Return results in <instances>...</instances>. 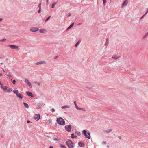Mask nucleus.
Masks as SVG:
<instances>
[{
    "label": "nucleus",
    "instance_id": "obj_1",
    "mask_svg": "<svg viewBox=\"0 0 148 148\" xmlns=\"http://www.w3.org/2000/svg\"><path fill=\"white\" fill-rule=\"evenodd\" d=\"M66 145L69 148H73L74 147V143H73L72 141L70 139H68L66 142Z\"/></svg>",
    "mask_w": 148,
    "mask_h": 148
},
{
    "label": "nucleus",
    "instance_id": "obj_2",
    "mask_svg": "<svg viewBox=\"0 0 148 148\" xmlns=\"http://www.w3.org/2000/svg\"><path fill=\"white\" fill-rule=\"evenodd\" d=\"M56 121L58 124L60 125H65V123L64 120L62 117H59L57 119Z\"/></svg>",
    "mask_w": 148,
    "mask_h": 148
},
{
    "label": "nucleus",
    "instance_id": "obj_3",
    "mask_svg": "<svg viewBox=\"0 0 148 148\" xmlns=\"http://www.w3.org/2000/svg\"><path fill=\"white\" fill-rule=\"evenodd\" d=\"M9 47L11 49H14L17 50L19 49V47L18 46L14 45H9Z\"/></svg>",
    "mask_w": 148,
    "mask_h": 148
},
{
    "label": "nucleus",
    "instance_id": "obj_4",
    "mask_svg": "<svg viewBox=\"0 0 148 148\" xmlns=\"http://www.w3.org/2000/svg\"><path fill=\"white\" fill-rule=\"evenodd\" d=\"M40 118V114H35L34 116V118L36 121H38Z\"/></svg>",
    "mask_w": 148,
    "mask_h": 148
},
{
    "label": "nucleus",
    "instance_id": "obj_5",
    "mask_svg": "<svg viewBox=\"0 0 148 148\" xmlns=\"http://www.w3.org/2000/svg\"><path fill=\"white\" fill-rule=\"evenodd\" d=\"M65 129L67 131L70 132L71 130V126L70 125L65 126Z\"/></svg>",
    "mask_w": 148,
    "mask_h": 148
},
{
    "label": "nucleus",
    "instance_id": "obj_6",
    "mask_svg": "<svg viewBox=\"0 0 148 148\" xmlns=\"http://www.w3.org/2000/svg\"><path fill=\"white\" fill-rule=\"evenodd\" d=\"M39 30L38 28L35 27H32L30 29V30L32 32H36Z\"/></svg>",
    "mask_w": 148,
    "mask_h": 148
},
{
    "label": "nucleus",
    "instance_id": "obj_7",
    "mask_svg": "<svg viewBox=\"0 0 148 148\" xmlns=\"http://www.w3.org/2000/svg\"><path fill=\"white\" fill-rule=\"evenodd\" d=\"M78 145L80 147H83L85 146L84 143L82 141H79L78 143Z\"/></svg>",
    "mask_w": 148,
    "mask_h": 148
},
{
    "label": "nucleus",
    "instance_id": "obj_8",
    "mask_svg": "<svg viewBox=\"0 0 148 148\" xmlns=\"http://www.w3.org/2000/svg\"><path fill=\"white\" fill-rule=\"evenodd\" d=\"M82 133L84 134L86 137L88 138V139H90V136H88L86 134V131L85 130H83L82 131Z\"/></svg>",
    "mask_w": 148,
    "mask_h": 148
},
{
    "label": "nucleus",
    "instance_id": "obj_9",
    "mask_svg": "<svg viewBox=\"0 0 148 148\" xmlns=\"http://www.w3.org/2000/svg\"><path fill=\"white\" fill-rule=\"evenodd\" d=\"M25 82L27 84H28L30 87H31V84L28 79H25Z\"/></svg>",
    "mask_w": 148,
    "mask_h": 148
},
{
    "label": "nucleus",
    "instance_id": "obj_10",
    "mask_svg": "<svg viewBox=\"0 0 148 148\" xmlns=\"http://www.w3.org/2000/svg\"><path fill=\"white\" fill-rule=\"evenodd\" d=\"M128 2L127 1V0H125L123 3L122 7H125L126 6L128 3Z\"/></svg>",
    "mask_w": 148,
    "mask_h": 148
},
{
    "label": "nucleus",
    "instance_id": "obj_11",
    "mask_svg": "<svg viewBox=\"0 0 148 148\" xmlns=\"http://www.w3.org/2000/svg\"><path fill=\"white\" fill-rule=\"evenodd\" d=\"M46 63L45 61H40L39 62H36L35 63V64L37 65H39L41 64H45Z\"/></svg>",
    "mask_w": 148,
    "mask_h": 148
},
{
    "label": "nucleus",
    "instance_id": "obj_12",
    "mask_svg": "<svg viewBox=\"0 0 148 148\" xmlns=\"http://www.w3.org/2000/svg\"><path fill=\"white\" fill-rule=\"evenodd\" d=\"M26 93L28 96H31L32 97H34L33 94L29 91H26Z\"/></svg>",
    "mask_w": 148,
    "mask_h": 148
},
{
    "label": "nucleus",
    "instance_id": "obj_13",
    "mask_svg": "<svg viewBox=\"0 0 148 148\" xmlns=\"http://www.w3.org/2000/svg\"><path fill=\"white\" fill-rule=\"evenodd\" d=\"M1 88L3 90L5 91L7 90V87L6 86H4L3 85H1V86H0Z\"/></svg>",
    "mask_w": 148,
    "mask_h": 148
},
{
    "label": "nucleus",
    "instance_id": "obj_14",
    "mask_svg": "<svg viewBox=\"0 0 148 148\" xmlns=\"http://www.w3.org/2000/svg\"><path fill=\"white\" fill-rule=\"evenodd\" d=\"M12 73L11 72H10V71L9 70V71H8V73H7L6 74V75L8 76L9 77H12V75H11Z\"/></svg>",
    "mask_w": 148,
    "mask_h": 148
},
{
    "label": "nucleus",
    "instance_id": "obj_15",
    "mask_svg": "<svg viewBox=\"0 0 148 148\" xmlns=\"http://www.w3.org/2000/svg\"><path fill=\"white\" fill-rule=\"evenodd\" d=\"M12 89L11 88H9L8 89H7V90L5 91V92H10L12 91Z\"/></svg>",
    "mask_w": 148,
    "mask_h": 148
},
{
    "label": "nucleus",
    "instance_id": "obj_16",
    "mask_svg": "<svg viewBox=\"0 0 148 148\" xmlns=\"http://www.w3.org/2000/svg\"><path fill=\"white\" fill-rule=\"evenodd\" d=\"M76 108L77 109L79 110H82V111H86V110L84 108H79L78 106H77V108Z\"/></svg>",
    "mask_w": 148,
    "mask_h": 148
},
{
    "label": "nucleus",
    "instance_id": "obj_17",
    "mask_svg": "<svg viewBox=\"0 0 148 148\" xmlns=\"http://www.w3.org/2000/svg\"><path fill=\"white\" fill-rule=\"evenodd\" d=\"M74 23H72L66 29V30L67 31L70 29L73 26Z\"/></svg>",
    "mask_w": 148,
    "mask_h": 148
},
{
    "label": "nucleus",
    "instance_id": "obj_18",
    "mask_svg": "<svg viewBox=\"0 0 148 148\" xmlns=\"http://www.w3.org/2000/svg\"><path fill=\"white\" fill-rule=\"evenodd\" d=\"M81 41V40H79L78 42L75 45V47H77L78 45H79Z\"/></svg>",
    "mask_w": 148,
    "mask_h": 148
},
{
    "label": "nucleus",
    "instance_id": "obj_19",
    "mask_svg": "<svg viewBox=\"0 0 148 148\" xmlns=\"http://www.w3.org/2000/svg\"><path fill=\"white\" fill-rule=\"evenodd\" d=\"M70 106L68 105H66L64 106H63L61 107V108L62 109H64L66 108H69Z\"/></svg>",
    "mask_w": 148,
    "mask_h": 148
},
{
    "label": "nucleus",
    "instance_id": "obj_20",
    "mask_svg": "<svg viewBox=\"0 0 148 148\" xmlns=\"http://www.w3.org/2000/svg\"><path fill=\"white\" fill-rule=\"evenodd\" d=\"M112 131V130L111 129H109L108 130H104L103 131V132L104 133H108Z\"/></svg>",
    "mask_w": 148,
    "mask_h": 148
},
{
    "label": "nucleus",
    "instance_id": "obj_21",
    "mask_svg": "<svg viewBox=\"0 0 148 148\" xmlns=\"http://www.w3.org/2000/svg\"><path fill=\"white\" fill-rule=\"evenodd\" d=\"M17 97H18L22 99L23 98L22 96L21 95L20 93H18V94L16 95Z\"/></svg>",
    "mask_w": 148,
    "mask_h": 148
},
{
    "label": "nucleus",
    "instance_id": "obj_22",
    "mask_svg": "<svg viewBox=\"0 0 148 148\" xmlns=\"http://www.w3.org/2000/svg\"><path fill=\"white\" fill-rule=\"evenodd\" d=\"M112 58L114 59H117L119 58V57L113 55L112 56Z\"/></svg>",
    "mask_w": 148,
    "mask_h": 148
},
{
    "label": "nucleus",
    "instance_id": "obj_23",
    "mask_svg": "<svg viewBox=\"0 0 148 148\" xmlns=\"http://www.w3.org/2000/svg\"><path fill=\"white\" fill-rule=\"evenodd\" d=\"M13 92L14 93L16 94V95L18 94V93L19 92L18 91L16 90V89H14L13 90Z\"/></svg>",
    "mask_w": 148,
    "mask_h": 148
},
{
    "label": "nucleus",
    "instance_id": "obj_24",
    "mask_svg": "<svg viewBox=\"0 0 148 148\" xmlns=\"http://www.w3.org/2000/svg\"><path fill=\"white\" fill-rule=\"evenodd\" d=\"M77 136L76 135H75L73 133H72L71 134V138H74L77 137Z\"/></svg>",
    "mask_w": 148,
    "mask_h": 148
},
{
    "label": "nucleus",
    "instance_id": "obj_25",
    "mask_svg": "<svg viewBox=\"0 0 148 148\" xmlns=\"http://www.w3.org/2000/svg\"><path fill=\"white\" fill-rule=\"evenodd\" d=\"M57 4L56 2H53L52 5V8H53Z\"/></svg>",
    "mask_w": 148,
    "mask_h": 148
},
{
    "label": "nucleus",
    "instance_id": "obj_26",
    "mask_svg": "<svg viewBox=\"0 0 148 148\" xmlns=\"http://www.w3.org/2000/svg\"><path fill=\"white\" fill-rule=\"evenodd\" d=\"M23 104L24 106L26 108H29V106L27 104L25 103L24 102L23 103Z\"/></svg>",
    "mask_w": 148,
    "mask_h": 148
},
{
    "label": "nucleus",
    "instance_id": "obj_27",
    "mask_svg": "<svg viewBox=\"0 0 148 148\" xmlns=\"http://www.w3.org/2000/svg\"><path fill=\"white\" fill-rule=\"evenodd\" d=\"M45 30L44 29H40V32L41 33H44L45 32Z\"/></svg>",
    "mask_w": 148,
    "mask_h": 148
},
{
    "label": "nucleus",
    "instance_id": "obj_28",
    "mask_svg": "<svg viewBox=\"0 0 148 148\" xmlns=\"http://www.w3.org/2000/svg\"><path fill=\"white\" fill-rule=\"evenodd\" d=\"M60 148H66V147L62 144H60Z\"/></svg>",
    "mask_w": 148,
    "mask_h": 148
},
{
    "label": "nucleus",
    "instance_id": "obj_29",
    "mask_svg": "<svg viewBox=\"0 0 148 148\" xmlns=\"http://www.w3.org/2000/svg\"><path fill=\"white\" fill-rule=\"evenodd\" d=\"M148 36V32L146 33L143 37V38H145L146 36Z\"/></svg>",
    "mask_w": 148,
    "mask_h": 148
},
{
    "label": "nucleus",
    "instance_id": "obj_30",
    "mask_svg": "<svg viewBox=\"0 0 148 148\" xmlns=\"http://www.w3.org/2000/svg\"><path fill=\"white\" fill-rule=\"evenodd\" d=\"M108 42H109V40L108 38H107L106 39V43L105 44V45H106L107 43H108Z\"/></svg>",
    "mask_w": 148,
    "mask_h": 148
},
{
    "label": "nucleus",
    "instance_id": "obj_31",
    "mask_svg": "<svg viewBox=\"0 0 148 148\" xmlns=\"http://www.w3.org/2000/svg\"><path fill=\"white\" fill-rule=\"evenodd\" d=\"M41 3H40L39 4L38 6V8H39V9H41Z\"/></svg>",
    "mask_w": 148,
    "mask_h": 148
},
{
    "label": "nucleus",
    "instance_id": "obj_32",
    "mask_svg": "<svg viewBox=\"0 0 148 148\" xmlns=\"http://www.w3.org/2000/svg\"><path fill=\"white\" fill-rule=\"evenodd\" d=\"M12 82V83L14 84H15L16 82V81L15 80H13Z\"/></svg>",
    "mask_w": 148,
    "mask_h": 148
},
{
    "label": "nucleus",
    "instance_id": "obj_33",
    "mask_svg": "<svg viewBox=\"0 0 148 148\" xmlns=\"http://www.w3.org/2000/svg\"><path fill=\"white\" fill-rule=\"evenodd\" d=\"M74 103L75 105V107L76 108H77V104H76V101H74Z\"/></svg>",
    "mask_w": 148,
    "mask_h": 148
},
{
    "label": "nucleus",
    "instance_id": "obj_34",
    "mask_svg": "<svg viewBox=\"0 0 148 148\" xmlns=\"http://www.w3.org/2000/svg\"><path fill=\"white\" fill-rule=\"evenodd\" d=\"M77 134L78 136H80L81 135V133L80 132H77Z\"/></svg>",
    "mask_w": 148,
    "mask_h": 148
},
{
    "label": "nucleus",
    "instance_id": "obj_35",
    "mask_svg": "<svg viewBox=\"0 0 148 148\" xmlns=\"http://www.w3.org/2000/svg\"><path fill=\"white\" fill-rule=\"evenodd\" d=\"M34 83L35 84H37L38 86H40V83L37 81L35 82Z\"/></svg>",
    "mask_w": 148,
    "mask_h": 148
},
{
    "label": "nucleus",
    "instance_id": "obj_36",
    "mask_svg": "<svg viewBox=\"0 0 148 148\" xmlns=\"http://www.w3.org/2000/svg\"><path fill=\"white\" fill-rule=\"evenodd\" d=\"M6 40V39L3 38V39H2L1 40H0V41H1V42L5 41Z\"/></svg>",
    "mask_w": 148,
    "mask_h": 148
},
{
    "label": "nucleus",
    "instance_id": "obj_37",
    "mask_svg": "<svg viewBox=\"0 0 148 148\" xmlns=\"http://www.w3.org/2000/svg\"><path fill=\"white\" fill-rule=\"evenodd\" d=\"M53 140H55L56 141H59V139L58 138H57L55 137L53 138Z\"/></svg>",
    "mask_w": 148,
    "mask_h": 148
},
{
    "label": "nucleus",
    "instance_id": "obj_38",
    "mask_svg": "<svg viewBox=\"0 0 148 148\" xmlns=\"http://www.w3.org/2000/svg\"><path fill=\"white\" fill-rule=\"evenodd\" d=\"M51 16H49L47 17L45 20V21H47L50 18Z\"/></svg>",
    "mask_w": 148,
    "mask_h": 148
},
{
    "label": "nucleus",
    "instance_id": "obj_39",
    "mask_svg": "<svg viewBox=\"0 0 148 148\" xmlns=\"http://www.w3.org/2000/svg\"><path fill=\"white\" fill-rule=\"evenodd\" d=\"M146 14H144V15H143L141 17H140V19H142L143 17H144L145 15Z\"/></svg>",
    "mask_w": 148,
    "mask_h": 148
},
{
    "label": "nucleus",
    "instance_id": "obj_40",
    "mask_svg": "<svg viewBox=\"0 0 148 148\" xmlns=\"http://www.w3.org/2000/svg\"><path fill=\"white\" fill-rule=\"evenodd\" d=\"M3 71L4 72H6V73H8V71H9V70H7V71H5L4 69H3Z\"/></svg>",
    "mask_w": 148,
    "mask_h": 148
},
{
    "label": "nucleus",
    "instance_id": "obj_41",
    "mask_svg": "<svg viewBox=\"0 0 148 148\" xmlns=\"http://www.w3.org/2000/svg\"><path fill=\"white\" fill-rule=\"evenodd\" d=\"M103 5H105V3L106 2V0H103Z\"/></svg>",
    "mask_w": 148,
    "mask_h": 148
},
{
    "label": "nucleus",
    "instance_id": "obj_42",
    "mask_svg": "<svg viewBox=\"0 0 148 148\" xmlns=\"http://www.w3.org/2000/svg\"><path fill=\"white\" fill-rule=\"evenodd\" d=\"M103 144H106V142L105 141H103L102 142Z\"/></svg>",
    "mask_w": 148,
    "mask_h": 148
},
{
    "label": "nucleus",
    "instance_id": "obj_43",
    "mask_svg": "<svg viewBox=\"0 0 148 148\" xmlns=\"http://www.w3.org/2000/svg\"><path fill=\"white\" fill-rule=\"evenodd\" d=\"M51 111H52V112H54L55 111V110L53 108H52L51 109Z\"/></svg>",
    "mask_w": 148,
    "mask_h": 148
},
{
    "label": "nucleus",
    "instance_id": "obj_44",
    "mask_svg": "<svg viewBox=\"0 0 148 148\" xmlns=\"http://www.w3.org/2000/svg\"><path fill=\"white\" fill-rule=\"evenodd\" d=\"M41 12V9H39V10L38 11V13H40Z\"/></svg>",
    "mask_w": 148,
    "mask_h": 148
},
{
    "label": "nucleus",
    "instance_id": "obj_45",
    "mask_svg": "<svg viewBox=\"0 0 148 148\" xmlns=\"http://www.w3.org/2000/svg\"><path fill=\"white\" fill-rule=\"evenodd\" d=\"M148 8H147V10L146 13L145 14H146L148 13Z\"/></svg>",
    "mask_w": 148,
    "mask_h": 148
},
{
    "label": "nucleus",
    "instance_id": "obj_46",
    "mask_svg": "<svg viewBox=\"0 0 148 148\" xmlns=\"http://www.w3.org/2000/svg\"><path fill=\"white\" fill-rule=\"evenodd\" d=\"M27 123H28L30 122V121L29 120H27Z\"/></svg>",
    "mask_w": 148,
    "mask_h": 148
},
{
    "label": "nucleus",
    "instance_id": "obj_47",
    "mask_svg": "<svg viewBox=\"0 0 148 148\" xmlns=\"http://www.w3.org/2000/svg\"><path fill=\"white\" fill-rule=\"evenodd\" d=\"M87 134L89 135L88 136H90V132H88Z\"/></svg>",
    "mask_w": 148,
    "mask_h": 148
},
{
    "label": "nucleus",
    "instance_id": "obj_48",
    "mask_svg": "<svg viewBox=\"0 0 148 148\" xmlns=\"http://www.w3.org/2000/svg\"><path fill=\"white\" fill-rule=\"evenodd\" d=\"M68 15L69 16H71V14L70 13H69L68 14Z\"/></svg>",
    "mask_w": 148,
    "mask_h": 148
},
{
    "label": "nucleus",
    "instance_id": "obj_49",
    "mask_svg": "<svg viewBox=\"0 0 148 148\" xmlns=\"http://www.w3.org/2000/svg\"><path fill=\"white\" fill-rule=\"evenodd\" d=\"M47 1V5H48V1H49V0H46Z\"/></svg>",
    "mask_w": 148,
    "mask_h": 148
},
{
    "label": "nucleus",
    "instance_id": "obj_50",
    "mask_svg": "<svg viewBox=\"0 0 148 148\" xmlns=\"http://www.w3.org/2000/svg\"><path fill=\"white\" fill-rule=\"evenodd\" d=\"M49 148H53V147L52 146H50Z\"/></svg>",
    "mask_w": 148,
    "mask_h": 148
},
{
    "label": "nucleus",
    "instance_id": "obj_51",
    "mask_svg": "<svg viewBox=\"0 0 148 148\" xmlns=\"http://www.w3.org/2000/svg\"><path fill=\"white\" fill-rule=\"evenodd\" d=\"M0 86H1V85H3L1 83V81H0Z\"/></svg>",
    "mask_w": 148,
    "mask_h": 148
},
{
    "label": "nucleus",
    "instance_id": "obj_52",
    "mask_svg": "<svg viewBox=\"0 0 148 148\" xmlns=\"http://www.w3.org/2000/svg\"><path fill=\"white\" fill-rule=\"evenodd\" d=\"M86 88H89V89H91V87H87V86H86Z\"/></svg>",
    "mask_w": 148,
    "mask_h": 148
},
{
    "label": "nucleus",
    "instance_id": "obj_53",
    "mask_svg": "<svg viewBox=\"0 0 148 148\" xmlns=\"http://www.w3.org/2000/svg\"><path fill=\"white\" fill-rule=\"evenodd\" d=\"M2 74L1 73H0V76H2Z\"/></svg>",
    "mask_w": 148,
    "mask_h": 148
},
{
    "label": "nucleus",
    "instance_id": "obj_54",
    "mask_svg": "<svg viewBox=\"0 0 148 148\" xmlns=\"http://www.w3.org/2000/svg\"><path fill=\"white\" fill-rule=\"evenodd\" d=\"M3 20V19L2 18H0V22L1 21Z\"/></svg>",
    "mask_w": 148,
    "mask_h": 148
},
{
    "label": "nucleus",
    "instance_id": "obj_55",
    "mask_svg": "<svg viewBox=\"0 0 148 148\" xmlns=\"http://www.w3.org/2000/svg\"><path fill=\"white\" fill-rule=\"evenodd\" d=\"M118 138H119L120 139H121V136H119Z\"/></svg>",
    "mask_w": 148,
    "mask_h": 148
},
{
    "label": "nucleus",
    "instance_id": "obj_56",
    "mask_svg": "<svg viewBox=\"0 0 148 148\" xmlns=\"http://www.w3.org/2000/svg\"><path fill=\"white\" fill-rule=\"evenodd\" d=\"M57 124L56 123L55 124V127H56V126H57Z\"/></svg>",
    "mask_w": 148,
    "mask_h": 148
},
{
    "label": "nucleus",
    "instance_id": "obj_57",
    "mask_svg": "<svg viewBox=\"0 0 148 148\" xmlns=\"http://www.w3.org/2000/svg\"><path fill=\"white\" fill-rule=\"evenodd\" d=\"M81 24V23H79L78 24V25H80Z\"/></svg>",
    "mask_w": 148,
    "mask_h": 148
},
{
    "label": "nucleus",
    "instance_id": "obj_58",
    "mask_svg": "<svg viewBox=\"0 0 148 148\" xmlns=\"http://www.w3.org/2000/svg\"><path fill=\"white\" fill-rule=\"evenodd\" d=\"M107 147L108 148H109V145H108L107 146Z\"/></svg>",
    "mask_w": 148,
    "mask_h": 148
},
{
    "label": "nucleus",
    "instance_id": "obj_59",
    "mask_svg": "<svg viewBox=\"0 0 148 148\" xmlns=\"http://www.w3.org/2000/svg\"><path fill=\"white\" fill-rule=\"evenodd\" d=\"M58 57V56H57L56 57H55V58H56Z\"/></svg>",
    "mask_w": 148,
    "mask_h": 148
},
{
    "label": "nucleus",
    "instance_id": "obj_60",
    "mask_svg": "<svg viewBox=\"0 0 148 148\" xmlns=\"http://www.w3.org/2000/svg\"><path fill=\"white\" fill-rule=\"evenodd\" d=\"M3 64V63H1V64Z\"/></svg>",
    "mask_w": 148,
    "mask_h": 148
}]
</instances>
